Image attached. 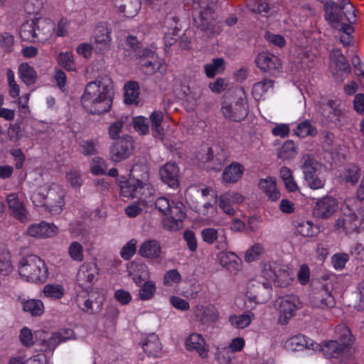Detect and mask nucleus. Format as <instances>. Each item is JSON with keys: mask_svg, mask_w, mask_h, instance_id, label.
<instances>
[{"mask_svg": "<svg viewBox=\"0 0 364 364\" xmlns=\"http://www.w3.org/2000/svg\"><path fill=\"white\" fill-rule=\"evenodd\" d=\"M164 112L162 111H154L150 115L151 129L154 138L160 140L164 139V129L161 128V122L164 120Z\"/></svg>", "mask_w": 364, "mask_h": 364, "instance_id": "c85d7f7f", "label": "nucleus"}, {"mask_svg": "<svg viewBox=\"0 0 364 364\" xmlns=\"http://www.w3.org/2000/svg\"><path fill=\"white\" fill-rule=\"evenodd\" d=\"M240 96L234 103L223 102L222 104V112L226 119L235 122H241L245 119L249 113V107L245 93Z\"/></svg>", "mask_w": 364, "mask_h": 364, "instance_id": "0eeeda50", "label": "nucleus"}, {"mask_svg": "<svg viewBox=\"0 0 364 364\" xmlns=\"http://www.w3.org/2000/svg\"><path fill=\"white\" fill-rule=\"evenodd\" d=\"M139 166H134L132 170L131 176L128 179L119 180L121 195L124 197L137 198L141 203L145 202L146 195H151L150 184L148 183L149 173L147 171L143 172L141 178L136 176Z\"/></svg>", "mask_w": 364, "mask_h": 364, "instance_id": "f03ea898", "label": "nucleus"}, {"mask_svg": "<svg viewBox=\"0 0 364 364\" xmlns=\"http://www.w3.org/2000/svg\"><path fill=\"white\" fill-rule=\"evenodd\" d=\"M139 87L136 82L129 81L124 85V102L127 105H132L136 102L139 96Z\"/></svg>", "mask_w": 364, "mask_h": 364, "instance_id": "7c9ffc66", "label": "nucleus"}, {"mask_svg": "<svg viewBox=\"0 0 364 364\" xmlns=\"http://www.w3.org/2000/svg\"><path fill=\"white\" fill-rule=\"evenodd\" d=\"M134 144L132 136H127L117 141L109 149L111 159L119 162L129 157L133 152Z\"/></svg>", "mask_w": 364, "mask_h": 364, "instance_id": "9d476101", "label": "nucleus"}, {"mask_svg": "<svg viewBox=\"0 0 364 364\" xmlns=\"http://www.w3.org/2000/svg\"><path fill=\"white\" fill-rule=\"evenodd\" d=\"M36 32L33 28V22L26 21L20 28V37L23 41L33 42L36 38Z\"/></svg>", "mask_w": 364, "mask_h": 364, "instance_id": "c9c22d12", "label": "nucleus"}, {"mask_svg": "<svg viewBox=\"0 0 364 364\" xmlns=\"http://www.w3.org/2000/svg\"><path fill=\"white\" fill-rule=\"evenodd\" d=\"M18 272L27 282L36 284L45 283L48 277V269L45 262L34 255H28L20 260Z\"/></svg>", "mask_w": 364, "mask_h": 364, "instance_id": "20e7f679", "label": "nucleus"}, {"mask_svg": "<svg viewBox=\"0 0 364 364\" xmlns=\"http://www.w3.org/2000/svg\"><path fill=\"white\" fill-rule=\"evenodd\" d=\"M23 136L21 121L17 120L15 124H11L8 130L9 140L16 142Z\"/></svg>", "mask_w": 364, "mask_h": 364, "instance_id": "49530a36", "label": "nucleus"}, {"mask_svg": "<svg viewBox=\"0 0 364 364\" xmlns=\"http://www.w3.org/2000/svg\"><path fill=\"white\" fill-rule=\"evenodd\" d=\"M18 73L22 81L28 85L33 84L37 79L36 70L26 63L20 64Z\"/></svg>", "mask_w": 364, "mask_h": 364, "instance_id": "c756f323", "label": "nucleus"}, {"mask_svg": "<svg viewBox=\"0 0 364 364\" xmlns=\"http://www.w3.org/2000/svg\"><path fill=\"white\" fill-rule=\"evenodd\" d=\"M294 132L296 136L302 138L307 136H315L317 132L308 121L299 123Z\"/></svg>", "mask_w": 364, "mask_h": 364, "instance_id": "a19ab883", "label": "nucleus"}, {"mask_svg": "<svg viewBox=\"0 0 364 364\" xmlns=\"http://www.w3.org/2000/svg\"><path fill=\"white\" fill-rule=\"evenodd\" d=\"M134 128L141 134H146L149 132L148 119L144 117L139 116L133 119Z\"/></svg>", "mask_w": 364, "mask_h": 364, "instance_id": "6e6d98bb", "label": "nucleus"}, {"mask_svg": "<svg viewBox=\"0 0 364 364\" xmlns=\"http://www.w3.org/2000/svg\"><path fill=\"white\" fill-rule=\"evenodd\" d=\"M321 113L323 122L329 128L339 127L346 122V114L341 109H323Z\"/></svg>", "mask_w": 364, "mask_h": 364, "instance_id": "f3484780", "label": "nucleus"}, {"mask_svg": "<svg viewBox=\"0 0 364 364\" xmlns=\"http://www.w3.org/2000/svg\"><path fill=\"white\" fill-rule=\"evenodd\" d=\"M92 301L91 314H97L100 312L102 308L104 297L102 295L95 294H90Z\"/></svg>", "mask_w": 364, "mask_h": 364, "instance_id": "69168bd1", "label": "nucleus"}, {"mask_svg": "<svg viewBox=\"0 0 364 364\" xmlns=\"http://www.w3.org/2000/svg\"><path fill=\"white\" fill-rule=\"evenodd\" d=\"M250 9L254 13L267 14L269 10V6L264 0H255V1L248 5Z\"/></svg>", "mask_w": 364, "mask_h": 364, "instance_id": "0e129e2a", "label": "nucleus"}, {"mask_svg": "<svg viewBox=\"0 0 364 364\" xmlns=\"http://www.w3.org/2000/svg\"><path fill=\"white\" fill-rule=\"evenodd\" d=\"M65 194L64 190L59 185L53 183L48 188L46 193H38L33 198L35 200L43 199V201H40L41 205L52 214L56 215L61 213L65 205Z\"/></svg>", "mask_w": 364, "mask_h": 364, "instance_id": "39448f33", "label": "nucleus"}, {"mask_svg": "<svg viewBox=\"0 0 364 364\" xmlns=\"http://www.w3.org/2000/svg\"><path fill=\"white\" fill-rule=\"evenodd\" d=\"M142 348L149 357L156 358L161 353V344L156 335L150 334L143 343Z\"/></svg>", "mask_w": 364, "mask_h": 364, "instance_id": "a878e982", "label": "nucleus"}, {"mask_svg": "<svg viewBox=\"0 0 364 364\" xmlns=\"http://www.w3.org/2000/svg\"><path fill=\"white\" fill-rule=\"evenodd\" d=\"M274 85V80L264 79L255 83L252 87V95L255 99H260L262 95Z\"/></svg>", "mask_w": 364, "mask_h": 364, "instance_id": "58836bf2", "label": "nucleus"}, {"mask_svg": "<svg viewBox=\"0 0 364 364\" xmlns=\"http://www.w3.org/2000/svg\"><path fill=\"white\" fill-rule=\"evenodd\" d=\"M156 291V285L153 281L145 282L141 287L139 297L141 300H149L153 297Z\"/></svg>", "mask_w": 364, "mask_h": 364, "instance_id": "79ce46f5", "label": "nucleus"}, {"mask_svg": "<svg viewBox=\"0 0 364 364\" xmlns=\"http://www.w3.org/2000/svg\"><path fill=\"white\" fill-rule=\"evenodd\" d=\"M333 58L335 60L336 67L338 70L347 73H350V68L348 61L339 50H334Z\"/></svg>", "mask_w": 364, "mask_h": 364, "instance_id": "37998d69", "label": "nucleus"}, {"mask_svg": "<svg viewBox=\"0 0 364 364\" xmlns=\"http://www.w3.org/2000/svg\"><path fill=\"white\" fill-rule=\"evenodd\" d=\"M225 161V155L223 151L221 152H218L216 154L214 155L213 149H208L207 153V158L205 160V162L207 164V168L213 170L215 171H220L222 170Z\"/></svg>", "mask_w": 364, "mask_h": 364, "instance_id": "393cba45", "label": "nucleus"}, {"mask_svg": "<svg viewBox=\"0 0 364 364\" xmlns=\"http://www.w3.org/2000/svg\"><path fill=\"white\" fill-rule=\"evenodd\" d=\"M155 208L164 215L169 214L172 205L165 197L159 198L154 203Z\"/></svg>", "mask_w": 364, "mask_h": 364, "instance_id": "680f3d73", "label": "nucleus"}, {"mask_svg": "<svg viewBox=\"0 0 364 364\" xmlns=\"http://www.w3.org/2000/svg\"><path fill=\"white\" fill-rule=\"evenodd\" d=\"M161 181L171 188L179 185V168L176 163L168 162L159 169Z\"/></svg>", "mask_w": 364, "mask_h": 364, "instance_id": "2eb2a0df", "label": "nucleus"}, {"mask_svg": "<svg viewBox=\"0 0 364 364\" xmlns=\"http://www.w3.org/2000/svg\"><path fill=\"white\" fill-rule=\"evenodd\" d=\"M201 236L203 241L209 245L216 242L217 249L222 250L227 249L228 241L224 230L207 228L202 230Z\"/></svg>", "mask_w": 364, "mask_h": 364, "instance_id": "4468645a", "label": "nucleus"}, {"mask_svg": "<svg viewBox=\"0 0 364 364\" xmlns=\"http://www.w3.org/2000/svg\"><path fill=\"white\" fill-rule=\"evenodd\" d=\"M181 281V275L176 269L166 272L164 276V284L170 287L173 283L178 284Z\"/></svg>", "mask_w": 364, "mask_h": 364, "instance_id": "3c124183", "label": "nucleus"}, {"mask_svg": "<svg viewBox=\"0 0 364 364\" xmlns=\"http://www.w3.org/2000/svg\"><path fill=\"white\" fill-rule=\"evenodd\" d=\"M6 201L13 216L21 223H26L28 221L26 210L16 195L14 193L8 195Z\"/></svg>", "mask_w": 364, "mask_h": 364, "instance_id": "412c9836", "label": "nucleus"}, {"mask_svg": "<svg viewBox=\"0 0 364 364\" xmlns=\"http://www.w3.org/2000/svg\"><path fill=\"white\" fill-rule=\"evenodd\" d=\"M352 336L349 330H346L341 336V341H329L323 346H320V350L328 358H339L342 355H350L353 350L350 346Z\"/></svg>", "mask_w": 364, "mask_h": 364, "instance_id": "423d86ee", "label": "nucleus"}, {"mask_svg": "<svg viewBox=\"0 0 364 364\" xmlns=\"http://www.w3.org/2000/svg\"><path fill=\"white\" fill-rule=\"evenodd\" d=\"M300 306L301 303L296 296L288 295L279 298L275 301V306L279 312L278 322L282 325L287 324Z\"/></svg>", "mask_w": 364, "mask_h": 364, "instance_id": "6e6552de", "label": "nucleus"}, {"mask_svg": "<svg viewBox=\"0 0 364 364\" xmlns=\"http://www.w3.org/2000/svg\"><path fill=\"white\" fill-rule=\"evenodd\" d=\"M224 59L222 58H214L211 63L205 65V74L208 77H213L217 73L224 70Z\"/></svg>", "mask_w": 364, "mask_h": 364, "instance_id": "e433bc0d", "label": "nucleus"}, {"mask_svg": "<svg viewBox=\"0 0 364 364\" xmlns=\"http://www.w3.org/2000/svg\"><path fill=\"white\" fill-rule=\"evenodd\" d=\"M231 201L226 193L220 196L219 207L228 215H233L235 214L234 209L230 205Z\"/></svg>", "mask_w": 364, "mask_h": 364, "instance_id": "774afa93", "label": "nucleus"}, {"mask_svg": "<svg viewBox=\"0 0 364 364\" xmlns=\"http://www.w3.org/2000/svg\"><path fill=\"white\" fill-rule=\"evenodd\" d=\"M325 18L328 21L332 27L336 28L343 19V11L338 4L328 1L323 5Z\"/></svg>", "mask_w": 364, "mask_h": 364, "instance_id": "6ab92c4d", "label": "nucleus"}, {"mask_svg": "<svg viewBox=\"0 0 364 364\" xmlns=\"http://www.w3.org/2000/svg\"><path fill=\"white\" fill-rule=\"evenodd\" d=\"M216 4V0H194L193 2L194 25L208 34L215 33Z\"/></svg>", "mask_w": 364, "mask_h": 364, "instance_id": "7ed1b4c3", "label": "nucleus"}, {"mask_svg": "<svg viewBox=\"0 0 364 364\" xmlns=\"http://www.w3.org/2000/svg\"><path fill=\"white\" fill-rule=\"evenodd\" d=\"M136 57L139 59L141 70L146 75H153L161 66L156 53L151 49H142Z\"/></svg>", "mask_w": 364, "mask_h": 364, "instance_id": "9b49d317", "label": "nucleus"}, {"mask_svg": "<svg viewBox=\"0 0 364 364\" xmlns=\"http://www.w3.org/2000/svg\"><path fill=\"white\" fill-rule=\"evenodd\" d=\"M346 225L350 228H353L354 225L356 226V228L352 229V233H359L361 228V223L359 220L358 216L355 213H351L346 217Z\"/></svg>", "mask_w": 364, "mask_h": 364, "instance_id": "e2e57ef3", "label": "nucleus"}, {"mask_svg": "<svg viewBox=\"0 0 364 364\" xmlns=\"http://www.w3.org/2000/svg\"><path fill=\"white\" fill-rule=\"evenodd\" d=\"M95 39L97 43L107 45L110 41V31L102 24L98 25L95 31Z\"/></svg>", "mask_w": 364, "mask_h": 364, "instance_id": "4c0bfd02", "label": "nucleus"}, {"mask_svg": "<svg viewBox=\"0 0 364 364\" xmlns=\"http://www.w3.org/2000/svg\"><path fill=\"white\" fill-rule=\"evenodd\" d=\"M12 264L9 254H0V274L6 276L12 271Z\"/></svg>", "mask_w": 364, "mask_h": 364, "instance_id": "5fc2aeb1", "label": "nucleus"}, {"mask_svg": "<svg viewBox=\"0 0 364 364\" xmlns=\"http://www.w3.org/2000/svg\"><path fill=\"white\" fill-rule=\"evenodd\" d=\"M269 270L272 274L269 275V279L277 282L280 287H286L289 284V273L287 270L282 269V268H274L272 270V267H269Z\"/></svg>", "mask_w": 364, "mask_h": 364, "instance_id": "2f4dec72", "label": "nucleus"}, {"mask_svg": "<svg viewBox=\"0 0 364 364\" xmlns=\"http://www.w3.org/2000/svg\"><path fill=\"white\" fill-rule=\"evenodd\" d=\"M296 231L304 237H313L316 234V231L314 230L313 223L311 221L299 223L296 227Z\"/></svg>", "mask_w": 364, "mask_h": 364, "instance_id": "603ef678", "label": "nucleus"}, {"mask_svg": "<svg viewBox=\"0 0 364 364\" xmlns=\"http://www.w3.org/2000/svg\"><path fill=\"white\" fill-rule=\"evenodd\" d=\"M76 302L81 310L91 314L92 301L90 294L85 292L83 294L77 295Z\"/></svg>", "mask_w": 364, "mask_h": 364, "instance_id": "de8ad7c7", "label": "nucleus"}, {"mask_svg": "<svg viewBox=\"0 0 364 364\" xmlns=\"http://www.w3.org/2000/svg\"><path fill=\"white\" fill-rule=\"evenodd\" d=\"M296 154L295 144L291 140H287L278 150L277 156L282 160H289Z\"/></svg>", "mask_w": 364, "mask_h": 364, "instance_id": "473e14b6", "label": "nucleus"}, {"mask_svg": "<svg viewBox=\"0 0 364 364\" xmlns=\"http://www.w3.org/2000/svg\"><path fill=\"white\" fill-rule=\"evenodd\" d=\"M259 291L254 296V299L258 301L264 302L269 299V284L263 283L259 287Z\"/></svg>", "mask_w": 364, "mask_h": 364, "instance_id": "338daca9", "label": "nucleus"}, {"mask_svg": "<svg viewBox=\"0 0 364 364\" xmlns=\"http://www.w3.org/2000/svg\"><path fill=\"white\" fill-rule=\"evenodd\" d=\"M200 96L199 90L193 89L189 95L183 100V104L188 111H193L198 105Z\"/></svg>", "mask_w": 364, "mask_h": 364, "instance_id": "a18cd8bd", "label": "nucleus"}, {"mask_svg": "<svg viewBox=\"0 0 364 364\" xmlns=\"http://www.w3.org/2000/svg\"><path fill=\"white\" fill-rule=\"evenodd\" d=\"M82 246L77 242H73L69 247L68 252L70 256L76 261L83 259Z\"/></svg>", "mask_w": 364, "mask_h": 364, "instance_id": "13d9d810", "label": "nucleus"}, {"mask_svg": "<svg viewBox=\"0 0 364 364\" xmlns=\"http://www.w3.org/2000/svg\"><path fill=\"white\" fill-rule=\"evenodd\" d=\"M136 240L135 239L129 240L122 247L120 252L121 257L126 260H129L136 252Z\"/></svg>", "mask_w": 364, "mask_h": 364, "instance_id": "4d7b16f0", "label": "nucleus"}, {"mask_svg": "<svg viewBox=\"0 0 364 364\" xmlns=\"http://www.w3.org/2000/svg\"><path fill=\"white\" fill-rule=\"evenodd\" d=\"M18 301L21 302L23 310L30 313L33 316H41L44 311L43 302L39 299H28L19 297Z\"/></svg>", "mask_w": 364, "mask_h": 364, "instance_id": "bb28decb", "label": "nucleus"}, {"mask_svg": "<svg viewBox=\"0 0 364 364\" xmlns=\"http://www.w3.org/2000/svg\"><path fill=\"white\" fill-rule=\"evenodd\" d=\"M303 159L304 161L302 169L304 179H310L313 175L316 174L318 163L309 154L304 156Z\"/></svg>", "mask_w": 364, "mask_h": 364, "instance_id": "72a5a7b5", "label": "nucleus"}, {"mask_svg": "<svg viewBox=\"0 0 364 364\" xmlns=\"http://www.w3.org/2000/svg\"><path fill=\"white\" fill-rule=\"evenodd\" d=\"M244 170L242 165L234 162L225 168L223 173V179L225 182L236 183L242 177Z\"/></svg>", "mask_w": 364, "mask_h": 364, "instance_id": "cd10ccee", "label": "nucleus"}, {"mask_svg": "<svg viewBox=\"0 0 364 364\" xmlns=\"http://www.w3.org/2000/svg\"><path fill=\"white\" fill-rule=\"evenodd\" d=\"M205 340L198 333H192L186 340L187 350H196L203 358L208 356V350L205 347Z\"/></svg>", "mask_w": 364, "mask_h": 364, "instance_id": "b1692460", "label": "nucleus"}, {"mask_svg": "<svg viewBox=\"0 0 364 364\" xmlns=\"http://www.w3.org/2000/svg\"><path fill=\"white\" fill-rule=\"evenodd\" d=\"M230 322L237 328H243L250 323L251 319L249 315L243 314L240 316H231Z\"/></svg>", "mask_w": 364, "mask_h": 364, "instance_id": "864d4df0", "label": "nucleus"}, {"mask_svg": "<svg viewBox=\"0 0 364 364\" xmlns=\"http://www.w3.org/2000/svg\"><path fill=\"white\" fill-rule=\"evenodd\" d=\"M338 210V203L332 196H326L318 200L313 210L314 217L320 219H328Z\"/></svg>", "mask_w": 364, "mask_h": 364, "instance_id": "f8f14e48", "label": "nucleus"}, {"mask_svg": "<svg viewBox=\"0 0 364 364\" xmlns=\"http://www.w3.org/2000/svg\"><path fill=\"white\" fill-rule=\"evenodd\" d=\"M99 269L95 264H82L77 274V282L83 288L90 287L97 279Z\"/></svg>", "mask_w": 364, "mask_h": 364, "instance_id": "ddd939ff", "label": "nucleus"}, {"mask_svg": "<svg viewBox=\"0 0 364 364\" xmlns=\"http://www.w3.org/2000/svg\"><path fill=\"white\" fill-rule=\"evenodd\" d=\"M262 73L277 76L282 72V66L279 58L267 52L259 53L255 60Z\"/></svg>", "mask_w": 364, "mask_h": 364, "instance_id": "1a4fd4ad", "label": "nucleus"}, {"mask_svg": "<svg viewBox=\"0 0 364 364\" xmlns=\"http://www.w3.org/2000/svg\"><path fill=\"white\" fill-rule=\"evenodd\" d=\"M115 6L125 17L132 18L138 14L141 8V1L115 0Z\"/></svg>", "mask_w": 364, "mask_h": 364, "instance_id": "5701e85b", "label": "nucleus"}, {"mask_svg": "<svg viewBox=\"0 0 364 364\" xmlns=\"http://www.w3.org/2000/svg\"><path fill=\"white\" fill-rule=\"evenodd\" d=\"M58 228L53 223L41 222L38 224L31 225L27 230V233L31 237H50L57 233Z\"/></svg>", "mask_w": 364, "mask_h": 364, "instance_id": "a211bd4d", "label": "nucleus"}, {"mask_svg": "<svg viewBox=\"0 0 364 364\" xmlns=\"http://www.w3.org/2000/svg\"><path fill=\"white\" fill-rule=\"evenodd\" d=\"M287 343L291 347L292 350H300L304 349V343H306V336L304 335H296L290 338Z\"/></svg>", "mask_w": 364, "mask_h": 364, "instance_id": "bf43d9fd", "label": "nucleus"}, {"mask_svg": "<svg viewBox=\"0 0 364 364\" xmlns=\"http://www.w3.org/2000/svg\"><path fill=\"white\" fill-rule=\"evenodd\" d=\"M114 95L111 82L104 84L100 80L92 81L85 87L81 97V104L91 114H103L110 110Z\"/></svg>", "mask_w": 364, "mask_h": 364, "instance_id": "f257e3e1", "label": "nucleus"}, {"mask_svg": "<svg viewBox=\"0 0 364 364\" xmlns=\"http://www.w3.org/2000/svg\"><path fill=\"white\" fill-rule=\"evenodd\" d=\"M316 289L318 292H316L314 296L315 306L319 308L328 309L333 307L336 301L331 294L328 286L325 284H320L319 287H316Z\"/></svg>", "mask_w": 364, "mask_h": 364, "instance_id": "dca6fc26", "label": "nucleus"}, {"mask_svg": "<svg viewBox=\"0 0 364 364\" xmlns=\"http://www.w3.org/2000/svg\"><path fill=\"white\" fill-rule=\"evenodd\" d=\"M344 178L347 182L355 185L360 178V169L355 165H350L345 173Z\"/></svg>", "mask_w": 364, "mask_h": 364, "instance_id": "09e8293b", "label": "nucleus"}, {"mask_svg": "<svg viewBox=\"0 0 364 364\" xmlns=\"http://www.w3.org/2000/svg\"><path fill=\"white\" fill-rule=\"evenodd\" d=\"M58 62L65 70L71 71L75 70V64L71 53H60L58 55Z\"/></svg>", "mask_w": 364, "mask_h": 364, "instance_id": "8fccbe9b", "label": "nucleus"}, {"mask_svg": "<svg viewBox=\"0 0 364 364\" xmlns=\"http://www.w3.org/2000/svg\"><path fill=\"white\" fill-rule=\"evenodd\" d=\"M162 251L159 242L155 240L144 242L139 250V254L145 258L155 259L161 256Z\"/></svg>", "mask_w": 364, "mask_h": 364, "instance_id": "4be33fe9", "label": "nucleus"}, {"mask_svg": "<svg viewBox=\"0 0 364 364\" xmlns=\"http://www.w3.org/2000/svg\"><path fill=\"white\" fill-rule=\"evenodd\" d=\"M352 305L358 311L364 309V280L358 284L353 292Z\"/></svg>", "mask_w": 364, "mask_h": 364, "instance_id": "f704fd0d", "label": "nucleus"}, {"mask_svg": "<svg viewBox=\"0 0 364 364\" xmlns=\"http://www.w3.org/2000/svg\"><path fill=\"white\" fill-rule=\"evenodd\" d=\"M31 21L33 22L37 39H46L51 35L54 24L50 19L40 17L36 18Z\"/></svg>", "mask_w": 364, "mask_h": 364, "instance_id": "aec40b11", "label": "nucleus"}, {"mask_svg": "<svg viewBox=\"0 0 364 364\" xmlns=\"http://www.w3.org/2000/svg\"><path fill=\"white\" fill-rule=\"evenodd\" d=\"M46 296L60 299L64 295V288L60 284H46L43 289Z\"/></svg>", "mask_w": 364, "mask_h": 364, "instance_id": "c03bdc74", "label": "nucleus"}, {"mask_svg": "<svg viewBox=\"0 0 364 364\" xmlns=\"http://www.w3.org/2000/svg\"><path fill=\"white\" fill-rule=\"evenodd\" d=\"M126 46L129 47V48L136 53V55L141 51L142 48V43L139 41L136 36L129 35L126 38Z\"/></svg>", "mask_w": 364, "mask_h": 364, "instance_id": "052dcab7", "label": "nucleus"}, {"mask_svg": "<svg viewBox=\"0 0 364 364\" xmlns=\"http://www.w3.org/2000/svg\"><path fill=\"white\" fill-rule=\"evenodd\" d=\"M217 259L223 267L230 269L237 263V257L234 252L222 251L218 254Z\"/></svg>", "mask_w": 364, "mask_h": 364, "instance_id": "ea45409f", "label": "nucleus"}]
</instances>
